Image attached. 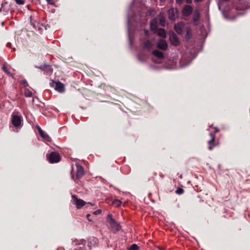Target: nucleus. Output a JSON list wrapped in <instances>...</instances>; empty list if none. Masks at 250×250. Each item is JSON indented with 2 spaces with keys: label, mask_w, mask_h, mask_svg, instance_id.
Returning <instances> with one entry per match:
<instances>
[{
  "label": "nucleus",
  "mask_w": 250,
  "mask_h": 250,
  "mask_svg": "<svg viewBox=\"0 0 250 250\" xmlns=\"http://www.w3.org/2000/svg\"><path fill=\"white\" fill-rule=\"evenodd\" d=\"M107 220L108 226L112 231L116 232L121 229V226L112 218V215L111 214L107 215Z\"/></svg>",
  "instance_id": "obj_1"
},
{
  "label": "nucleus",
  "mask_w": 250,
  "mask_h": 250,
  "mask_svg": "<svg viewBox=\"0 0 250 250\" xmlns=\"http://www.w3.org/2000/svg\"><path fill=\"white\" fill-rule=\"evenodd\" d=\"M71 202L73 204L75 205L77 209L81 208L83 207L86 204H90V203H86L83 200L81 199H78L77 197L75 195H72V200Z\"/></svg>",
  "instance_id": "obj_2"
},
{
  "label": "nucleus",
  "mask_w": 250,
  "mask_h": 250,
  "mask_svg": "<svg viewBox=\"0 0 250 250\" xmlns=\"http://www.w3.org/2000/svg\"><path fill=\"white\" fill-rule=\"evenodd\" d=\"M22 121V117L21 115L15 114L14 113L11 116V122L16 127L21 126Z\"/></svg>",
  "instance_id": "obj_3"
},
{
  "label": "nucleus",
  "mask_w": 250,
  "mask_h": 250,
  "mask_svg": "<svg viewBox=\"0 0 250 250\" xmlns=\"http://www.w3.org/2000/svg\"><path fill=\"white\" fill-rule=\"evenodd\" d=\"M75 165L77 167V171H76V179L74 178L73 175L71 176L72 178L76 181V180H79L82 177V176L84 174V170L83 167L80 165L78 163H76Z\"/></svg>",
  "instance_id": "obj_4"
},
{
  "label": "nucleus",
  "mask_w": 250,
  "mask_h": 250,
  "mask_svg": "<svg viewBox=\"0 0 250 250\" xmlns=\"http://www.w3.org/2000/svg\"><path fill=\"white\" fill-rule=\"evenodd\" d=\"M52 85L55 86V89L59 92L62 93L65 91L64 85L60 82H56L53 81Z\"/></svg>",
  "instance_id": "obj_5"
},
{
  "label": "nucleus",
  "mask_w": 250,
  "mask_h": 250,
  "mask_svg": "<svg viewBox=\"0 0 250 250\" xmlns=\"http://www.w3.org/2000/svg\"><path fill=\"white\" fill-rule=\"evenodd\" d=\"M85 244V241L84 240H76L73 242L72 245L77 247L75 248L76 250H83Z\"/></svg>",
  "instance_id": "obj_6"
},
{
  "label": "nucleus",
  "mask_w": 250,
  "mask_h": 250,
  "mask_svg": "<svg viewBox=\"0 0 250 250\" xmlns=\"http://www.w3.org/2000/svg\"><path fill=\"white\" fill-rule=\"evenodd\" d=\"M169 40L172 45L177 46L180 45V42L176 35L172 33L169 35Z\"/></svg>",
  "instance_id": "obj_7"
},
{
  "label": "nucleus",
  "mask_w": 250,
  "mask_h": 250,
  "mask_svg": "<svg viewBox=\"0 0 250 250\" xmlns=\"http://www.w3.org/2000/svg\"><path fill=\"white\" fill-rule=\"evenodd\" d=\"M210 139L208 141V149L211 150L213 147L217 145L215 140V135L214 134L210 133Z\"/></svg>",
  "instance_id": "obj_8"
},
{
  "label": "nucleus",
  "mask_w": 250,
  "mask_h": 250,
  "mask_svg": "<svg viewBox=\"0 0 250 250\" xmlns=\"http://www.w3.org/2000/svg\"><path fill=\"white\" fill-rule=\"evenodd\" d=\"M168 18L171 20H175L178 17V11L176 9L170 8L168 11Z\"/></svg>",
  "instance_id": "obj_9"
},
{
  "label": "nucleus",
  "mask_w": 250,
  "mask_h": 250,
  "mask_svg": "<svg viewBox=\"0 0 250 250\" xmlns=\"http://www.w3.org/2000/svg\"><path fill=\"white\" fill-rule=\"evenodd\" d=\"M157 47L161 50H166L167 49L168 45L165 40L160 39L157 43Z\"/></svg>",
  "instance_id": "obj_10"
},
{
  "label": "nucleus",
  "mask_w": 250,
  "mask_h": 250,
  "mask_svg": "<svg viewBox=\"0 0 250 250\" xmlns=\"http://www.w3.org/2000/svg\"><path fill=\"white\" fill-rule=\"evenodd\" d=\"M98 243L97 238L94 237H92L88 239L87 246L89 250H91L92 247L96 245Z\"/></svg>",
  "instance_id": "obj_11"
},
{
  "label": "nucleus",
  "mask_w": 250,
  "mask_h": 250,
  "mask_svg": "<svg viewBox=\"0 0 250 250\" xmlns=\"http://www.w3.org/2000/svg\"><path fill=\"white\" fill-rule=\"evenodd\" d=\"M39 133L40 136L46 141L50 142L51 141V138L48 136V135L43 131L40 127L38 128Z\"/></svg>",
  "instance_id": "obj_12"
},
{
  "label": "nucleus",
  "mask_w": 250,
  "mask_h": 250,
  "mask_svg": "<svg viewBox=\"0 0 250 250\" xmlns=\"http://www.w3.org/2000/svg\"><path fill=\"white\" fill-rule=\"evenodd\" d=\"M39 68L48 74H52L53 72V69L49 65H41Z\"/></svg>",
  "instance_id": "obj_13"
},
{
  "label": "nucleus",
  "mask_w": 250,
  "mask_h": 250,
  "mask_svg": "<svg viewBox=\"0 0 250 250\" xmlns=\"http://www.w3.org/2000/svg\"><path fill=\"white\" fill-rule=\"evenodd\" d=\"M30 23L31 25L33 26L34 29H38V30H40L42 29V24H41L38 22L36 21H34L32 19V17H30Z\"/></svg>",
  "instance_id": "obj_14"
},
{
  "label": "nucleus",
  "mask_w": 250,
  "mask_h": 250,
  "mask_svg": "<svg viewBox=\"0 0 250 250\" xmlns=\"http://www.w3.org/2000/svg\"><path fill=\"white\" fill-rule=\"evenodd\" d=\"M156 20L159 21V24L162 26H165L166 24V20L165 17L162 15H159Z\"/></svg>",
  "instance_id": "obj_15"
},
{
  "label": "nucleus",
  "mask_w": 250,
  "mask_h": 250,
  "mask_svg": "<svg viewBox=\"0 0 250 250\" xmlns=\"http://www.w3.org/2000/svg\"><path fill=\"white\" fill-rule=\"evenodd\" d=\"M183 25L184 24L182 22L175 25L174 29L178 34H182Z\"/></svg>",
  "instance_id": "obj_16"
},
{
  "label": "nucleus",
  "mask_w": 250,
  "mask_h": 250,
  "mask_svg": "<svg viewBox=\"0 0 250 250\" xmlns=\"http://www.w3.org/2000/svg\"><path fill=\"white\" fill-rule=\"evenodd\" d=\"M193 11V9L192 7L190 5H187L185 6L184 9H183V12L185 14L187 15H190Z\"/></svg>",
  "instance_id": "obj_17"
},
{
  "label": "nucleus",
  "mask_w": 250,
  "mask_h": 250,
  "mask_svg": "<svg viewBox=\"0 0 250 250\" xmlns=\"http://www.w3.org/2000/svg\"><path fill=\"white\" fill-rule=\"evenodd\" d=\"M152 54L156 56L158 59H163L164 58V55L163 53L158 50H154L152 51Z\"/></svg>",
  "instance_id": "obj_18"
},
{
  "label": "nucleus",
  "mask_w": 250,
  "mask_h": 250,
  "mask_svg": "<svg viewBox=\"0 0 250 250\" xmlns=\"http://www.w3.org/2000/svg\"><path fill=\"white\" fill-rule=\"evenodd\" d=\"M47 160L50 163H58L60 161L61 157H47Z\"/></svg>",
  "instance_id": "obj_19"
},
{
  "label": "nucleus",
  "mask_w": 250,
  "mask_h": 250,
  "mask_svg": "<svg viewBox=\"0 0 250 250\" xmlns=\"http://www.w3.org/2000/svg\"><path fill=\"white\" fill-rule=\"evenodd\" d=\"M152 46V43L149 40H147L144 42V47L146 49H149Z\"/></svg>",
  "instance_id": "obj_20"
},
{
  "label": "nucleus",
  "mask_w": 250,
  "mask_h": 250,
  "mask_svg": "<svg viewBox=\"0 0 250 250\" xmlns=\"http://www.w3.org/2000/svg\"><path fill=\"white\" fill-rule=\"evenodd\" d=\"M122 204V202L118 199L114 200L112 202V205L115 207H119Z\"/></svg>",
  "instance_id": "obj_21"
},
{
  "label": "nucleus",
  "mask_w": 250,
  "mask_h": 250,
  "mask_svg": "<svg viewBox=\"0 0 250 250\" xmlns=\"http://www.w3.org/2000/svg\"><path fill=\"white\" fill-rule=\"evenodd\" d=\"M2 69L3 70V71L6 73L9 76L12 77V78H14V76L12 73H11L8 70L6 67V66L4 65L2 67Z\"/></svg>",
  "instance_id": "obj_22"
},
{
  "label": "nucleus",
  "mask_w": 250,
  "mask_h": 250,
  "mask_svg": "<svg viewBox=\"0 0 250 250\" xmlns=\"http://www.w3.org/2000/svg\"><path fill=\"white\" fill-rule=\"evenodd\" d=\"M60 154L58 151H51V153L49 154H47L46 156H60Z\"/></svg>",
  "instance_id": "obj_23"
},
{
  "label": "nucleus",
  "mask_w": 250,
  "mask_h": 250,
  "mask_svg": "<svg viewBox=\"0 0 250 250\" xmlns=\"http://www.w3.org/2000/svg\"><path fill=\"white\" fill-rule=\"evenodd\" d=\"M24 95L26 97H31L32 96V92L28 89H26Z\"/></svg>",
  "instance_id": "obj_24"
},
{
  "label": "nucleus",
  "mask_w": 250,
  "mask_h": 250,
  "mask_svg": "<svg viewBox=\"0 0 250 250\" xmlns=\"http://www.w3.org/2000/svg\"><path fill=\"white\" fill-rule=\"evenodd\" d=\"M139 247L135 244H132L128 249V250H137Z\"/></svg>",
  "instance_id": "obj_25"
},
{
  "label": "nucleus",
  "mask_w": 250,
  "mask_h": 250,
  "mask_svg": "<svg viewBox=\"0 0 250 250\" xmlns=\"http://www.w3.org/2000/svg\"><path fill=\"white\" fill-rule=\"evenodd\" d=\"M184 189L181 188H178L175 191V193L177 194H182L184 193Z\"/></svg>",
  "instance_id": "obj_26"
},
{
  "label": "nucleus",
  "mask_w": 250,
  "mask_h": 250,
  "mask_svg": "<svg viewBox=\"0 0 250 250\" xmlns=\"http://www.w3.org/2000/svg\"><path fill=\"white\" fill-rule=\"evenodd\" d=\"M159 35L162 37H166V32L164 29H160Z\"/></svg>",
  "instance_id": "obj_27"
},
{
  "label": "nucleus",
  "mask_w": 250,
  "mask_h": 250,
  "mask_svg": "<svg viewBox=\"0 0 250 250\" xmlns=\"http://www.w3.org/2000/svg\"><path fill=\"white\" fill-rule=\"evenodd\" d=\"M48 4L51 5H55V3L56 1H58V0H46Z\"/></svg>",
  "instance_id": "obj_28"
},
{
  "label": "nucleus",
  "mask_w": 250,
  "mask_h": 250,
  "mask_svg": "<svg viewBox=\"0 0 250 250\" xmlns=\"http://www.w3.org/2000/svg\"><path fill=\"white\" fill-rule=\"evenodd\" d=\"M21 83L23 85L24 87H27L28 86L27 82L25 80L21 81Z\"/></svg>",
  "instance_id": "obj_29"
},
{
  "label": "nucleus",
  "mask_w": 250,
  "mask_h": 250,
  "mask_svg": "<svg viewBox=\"0 0 250 250\" xmlns=\"http://www.w3.org/2000/svg\"><path fill=\"white\" fill-rule=\"evenodd\" d=\"M16 2L19 4V5H21V4H24V1L23 0H15Z\"/></svg>",
  "instance_id": "obj_30"
},
{
  "label": "nucleus",
  "mask_w": 250,
  "mask_h": 250,
  "mask_svg": "<svg viewBox=\"0 0 250 250\" xmlns=\"http://www.w3.org/2000/svg\"><path fill=\"white\" fill-rule=\"evenodd\" d=\"M102 211V210L101 209H98V210L95 211L94 212H93V213L94 215H98V214H101Z\"/></svg>",
  "instance_id": "obj_31"
},
{
  "label": "nucleus",
  "mask_w": 250,
  "mask_h": 250,
  "mask_svg": "<svg viewBox=\"0 0 250 250\" xmlns=\"http://www.w3.org/2000/svg\"><path fill=\"white\" fill-rule=\"evenodd\" d=\"M210 127L213 128L214 129V133H216L219 131V129L217 127H213V125L210 126Z\"/></svg>",
  "instance_id": "obj_32"
},
{
  "label": "nucleus",
  "mask_w": 250,
  "mask_h": 250,
  "mask_svg": "<svg viewBox=\"0 0 250 250\" xmlns=\"http://www.w3.org/2000/svg\"><path fill=\"white\" fill-rule=\"evenodd\" d=\"M184 1V0H176V2L179 5L182 4Z\"/></svg>",
  "instance_id": "obj_33"
},
{
  "label": "nucleus",
  "mask_w": 250,
  "mask_h": 250,
  "mask_svg": "<svg viewBox=\"0 0 250 250\" xmlns=\"http://www.w3.org/2000/svg\"><path fill=\"white\" fill-rule=\"evenodd\" d=\"M190 32L189 31H188L187 32L186 36L187 38H190Z\"/></svg>",
  "instance_id": "obj_34"
},
{
  "label": "nucleus",
  "mask_w": 250,
  "mask_h": 250,
  "mask_svg": "<svg viewBox=\"0 0 250 250\" xmlns=\"http://www.w3.org/2000/svg\"><path fill=\"white\" fill-rule=\"evenodd\" d=\"M186 2L188 4H190L192 3V0H186Z\"/></svg>",
  "instance_id": "obj_35"
},
{
  "label": "nucleus",
  "mask_w": 250,
  "mask_h": 250,
  "mask_svg": "<svg viewBox=\"0 0 250 250\" xmlns=\"http://www.w3.org/2000/svg\"><path fill=\"white\" fill-rule=\"evenodd\" d=\"M90 216V215L89 214H87L86 215V218H87V219L89 221H91V220L89 219V217Z\"/></svg>",
  "instance_id": "obj_36"
},
{
  "label": "nucleus",
  "mask_w": 250,
  "mask_h": 250,
  "mask_svg": "<svg viewBox=\"0 0 250 250\" xmlns=\"http://www.w3.org/2000/svg\"><path fill=\"white\" fill-rule=\"evenodd\" d=\"M10 46H11V43L10 42H8L7 43V44H6L7 47H10Z\"/></svg>",
  "instance_id": "obj_37"
},
{
  "label": "nucleus",
  "mask_w": 250,
  "mask_h": 250,
  "mask_svg": "<svg viewBox=\"0 0 250 250\" xmlns=\"http://www.w3.org/2000/svg\"><path fill=\"white\" fill-rule=\"evenodd\" d=\"M169 1H170V2H173L174 0H169Z\"/></svg>",
  "instance_id": "obj_38"
},
{
  "label": "nucleus",
  "mask_w": 250,
  "mask_h": 250,
  "mask_svg": "<svg viewBox=\"0 0 250 250\" xmlns=\"http://www.w3.org/2000/svg\"><path fill=\"white\" fill-rule=\"evenodd\" d=\"M161 2L165 1L166 0H160Z\"/></svg>",
  "instance_id": "obj_39"
},
{
  "label": "nucleus",
  "mask_w": 250,
  "mask_h": 250,
  "mask_svg": "<svg viewBox=\"0 0 250 250\" xmlns=\"http://www.w3.org/2000/svg\"><path fill=\"white\" fill-rule=\"evenodd\" d=\"M71 161H72V162L75 161V159H71Z\"/></svg>",
  "instance_id": "obj_40"
}]
</instances>
